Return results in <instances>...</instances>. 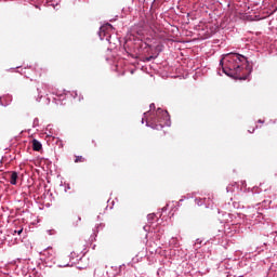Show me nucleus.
<instances>
[{"label":"nucleus","mask_w":277,"mask_h":277,"mask_svg":"<svg viewBox=\"0 0 277 277\" xmlns=\"http://www.w3.org/2000/svg\"><path fill=\"white\" fill-rule=\"evenodd\" d=\"M243 63L248 64V61L243 55L237 53H228L220 62L222 70L227 77L246 81L250 72H252V68L248 65L243 67Z\"/></svg>","instance_id":"nucleus-1"},{"label":"nucleus","mask_w":277,"mask_h":277,"mask_svg":"<svg viewBox=\"0 0 277 277\" xmlns=\"http://www.w3.org/2000/svg\"><path fill=\"white\" fill-rule=\"evenodd\" d=\"M170 121V115L167 110H162L158 108L156 111V116L148 121V127L151 129H156V131H161V129L168 126Z\"/></svg>","instance_id":"nucleus-2"},{"label":"nucleus","mask_w":277,"mask_h":277,"mask_svg":"<svg viewBox=\"0 0 277 277\" xmlns=\"http://www.w3.org/2000/svg\"><path fill=\"white\" fill-rule=\"evenodd\" d=\"M4 179H6L11 185H16L18 181V173L16 171H8L4 173Z\"/></svg>","instance_id":"nucleus-3"},{"label":"nucleus","mask_w":277,"mask_h":277,"mask_svg":"<svg viewBox=\"0 0 277 277\" xmlns=\"http://www.w3.org/2000/svg\"><path fill=\"white\" fill-rule=\"evenodd\" d=\"M32 150L36 153H40L42 150V143H40L38 140H32Z\"/></svg>","instance_id":"nucleus-4"},{"label":"nucleus","mask_w":277,"mask_h":277,"mask_svg":"<svg viewBox=\"0 0 277 277\" xmlns=\"http://www.w3.org/2000/svg\"><path fill=\"white\" fill-rule=\"evenodd\" d=\"M83 161H85L83 156H76L75 163H83Z\"/></svg>","instance_id":"nucleus-5"},{"label":"nucleus","mask_w":277,"mask_h":277,"mask_svg":"<svg viewBox=\"0 0 277 277\" xmlns=\"http://www.w3.org/2000/svg\"><path fill=\"white\" fill-rule=\"evenodd\" d=\"M22 235L23 234V227H21L19 229L17 230H14V235Z\"/></svg>","instance_id":"nucleus-6"},{"label":"nucleus","mask_w":277,"mask_h":277,"mask_svg":"<svg viewBox=\"0 0 277 277\" xmlns=\"http://www.w3.org/2000/svg\"><path fill=\"white\" fill-rule=\"evenodd\" d=\"M100 29H101V31H105V26H104V27H101Z\"/></svg>","instance_id":"nucleus-7"},{"label":"nucleus","mask_w":277,"mask_h":277,"mask_svg":"<svg viewBox=\"0 0 277 277\" xmlns=\"http://www.w3.org/2000/svg\"><path fill=\"white\" fill-rule=\"evenodd\" d=\"M151 60H153V56L148 57V58H147V62H150Z\"/></svg>","instance_id":"nucleus-8"},{"label":"nucleus","mask_w":277,"mask_h":277,"mask_svg":"<svg viewBox=\"0 0 277 277\" xmlns=\"http://www.w3.org/2000/svg\"><path fill=\"white\" fill-rule=\"evenodd\" d=\"M259 122H260L261 124H263L264 121L260 119Z\"/></svg>","instance_id":"nucleus-9"},{"label":"nucleus","mask_w":277,"mask_h":277,"mask_svg":"<svg viewBox=\"0 0 277 277\" xmlns=\"http://www.w3.org/2000/svg\"><path fill=\"white\" fill-rule=\"evenodd\" d=\"M107 27H111V24H108Z\"/></svg>","instance_id":"nucleus-10"}]
</instances>
